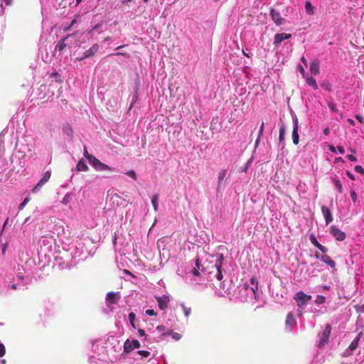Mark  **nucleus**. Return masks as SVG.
Here are the masks:
<instances>
[{"label": "nucleus", "instance_id": "1", "mask_svg": "<svg viewBox=\"0 0 364 364\" xmlns=\"http://www.w3.org/2000/svg\"><path fill=\"white\" fill-rule=\"evenodd\" d=\"M34 143L27 141L26 143H20L17 154H14L11 157V165L12 169H16V172L20 171L25 166V159H31L36 157Z\"/></svg>", "mask_w": 364, "mask_h": 364}, {"label": "nucleus", "instance_id": "2", "mask_svg": "<svg viewBox=\"0 0 364 364\" xmlns=\"http://www.w3.org/2000/svg\"><path fill=\"white\" fill-rule=\"evenodd\" d=\"M262 292L257 289V281L255 278H251L249 283L240 287L238 289V298L243 302L255 303L259 301Z\"/></svg>", "mask_w": 364, "mask_h": 364}, {"label": "nucleus", "instance_id": "3", "mask_svg": "<svg viewBox=\"0 0 364 364\" xmlns=\"http://www.w3.org/2000/svg\"><path fill=\"white\" fill-rule=\"evenodd\" d=\"M214 267L216 269L215 277L218 281H220L223 278V273L226 272L228 267L226 259L222 254H217L215 255Z\"/></svg>", "mask_w": 364, "mask_h": 364}, {"label": "nucleus", "instance_id": "4", "mask_svg": "<svg viewBox=\"0 0 364 364\" xmlns=\"http://www.w3.org/2000/svg\"><path fill=\"white\" fill-rule=\"evenodd\" d=\"M311 296L305 294L304 291H299L295 294L294 299L296 302V304L299 309L298 310L299 316H301L303 314V309L307 304L309 301L311 299Z\"/></svg>", "mask_w": 364, "mask_h": 364}, {"label": "nucleus", "instance_id": "5", "mask_svg": "<svg viewBox=\"0 0 364 364\" xmlns=\"http://www.w3.org/2000/svg\"><path fill=\"white\" fill-rule=\"evenodd\" d=\"M121 299L119 292L109 291L107 294L105 298V304L109 311H113L115 309V305L118 304Z\"/></svg>", "mask_w": 364, "mask_h": 364}, {"label": "nucleus", "instance_id": "6", "mask_svg": "<svg viewBox=\"0 0 364 364\" xmlns=\"http://www.w3.org/2000/svg\"><path fill=\"white\" fill-rule=\"evenodd\" d=\"M38 243L42 251L50 252L53 246L55 244V240L51 235L43 236Z\"/></svg>", "mask_w": 364, "mask_h": 364}, {"label": "nucleus", "instance_id": "7", "mask_svg": "<svg viewBox=\"0 0 364 364\" xmlns=\"http://www.w3.org/2000/svg\"><path fill=\"white\" fill-rule=\"evenodd\" d=\"M329 232L337 241L342 242L346 238V234L336 225L330 227Z\"/></svg>", "mask_w": 364, "mask_h": 364}, {"label": "nucleus", "instance_id": "8", "mask_svg": "<svg viewBox=\"0 0 364 364\" xmlns=\"http://www.w3.org/2000/svg\"><path fill=\"white\" fill-rule=\"evenodd\" d=\"M90 164L97 171H112V168L101 162L98 159L91 158Z\"/></svg>", "mask_w": 364, "mask_h": 364}, {"label": "nucleus", "instance_id": "9", "mask_svg": "<svg viewBox=\"0 0 364 364\" xmlns=\"http://www.w3.org/2000/svg\"><path fill=\"white\" fill-rule=\"evenodd\" d=\"M292 123H293L292 141H293V143L295 145H296L299 144V132H298L299 120L295 114L292 115Z\"/></svg>", "mask_w": 364, "mask_h": 364}, {"label": "nucleus", "instance_id": "10", "mask_svg": "<svg viewBox=\"0 0 364 364\" xmlns=\"http://www.w3.org/2000/svg\"><path fill=\"white\" fill-rule=\"evenodd\" d=\"M362 333H360L350 343L348 348L343 353L344 356L352 355L353 352L358 348Z\"/></svg>", "mask_w": 364, "mask_h": 364}, {"label": "nucleus", "instance_id": "11", "mask_svg": "<svg viewBox=\"0 0 364 364\" xmlns=\"http://www.w3.org/2000/svg\"><path fill=\"white\" fill-rule=\"evenodd\" d=\"M331 328L329 324L326 325L325 329L321 335V337L318 341V346L321 347L324 346L328 341V338L331 333Z\"/></svg>", "mask_w": 364, "mask_h": 364}, {"label": "nucleus", "instance_id": "12", "mask_svg": "<svg viewBox=\"0 0 364 364\" xmlns=\"http://www.w3.org/2000/svg\"><path fill=\"white\" fill-rule=\"evenodd\" d=\"M99 50V46L98 44H93L88 50H87L85 52L82 54V58H76V60L78 61L83 60L85 58L92 57L95 55Z\"/></svg>", "mask_w": 364, "mask_h": 364}, {"label": "nucleus", "instance_id": "13", "mask_svg": "<svg viewBox=\"0 0 364 364\" xmlns=\"http://www.w3.org/2000/svg\"><path fill=\"white\" fill-rule=\"evenodd\" d=\"M272 20L277 26L283 25L285 22L284 18H282L279 12L274 9H272L269 12Z\"/></svg>", "mask_w": 364, "mask_h": 364}, {"label": "nucleus", "instance_id": "14", "mask_svg": "<svg viewBox=\"0 0 364 364\" xmlns=\"http://www.w3.org/2000/svg\"><path fill=\"white\" fill-rule=\"evenodd\" d=\"M50 178V172L47 171L46 172H45V173L43 174V176L38 181V183L36 184V186L32 189V192L38 193L41 189L43 186H44L46 184V183H47L48 181Z\"/></svg>", "mask_w": 364, "mask_h": 364}, {"label": "nucleus", "instance_id": "15", "mask_svg": "<svg viewBox=\"0 0 364 364\" xmlns=\"http://www.w3.org/2000/svg\"><path fill=\"white\" fill-rule=\"evenodd\" d=\"M291 37V34L282 33H277L274 36V45L276 47H278L279 45L284 40L289 39Z\"/></svg>", "mask_w": 364, "mask_h": 364}, {"label": "nucleus", "instance_id": "16", "mask_svg": "<svg viewBox=\"0 0 364 364\" xmlns=\"http://www.w3.org/2000/svg\"><path fill=\"white\" fill-rule=\"evenodd\" d=\"M156 299L158 302L159 309L161 310H165L167 308L168 304L170 301L168 296L166 295L156 296Z\"/></svg>", "mask_w": 364, "mask_h": 364}, {"label": "nucleus", "instance_id": "17", "mask_svg": "<svg viewBox=\"0 0 364 364\" xmlns=\"http://www.w3.org/2000/svg\"><path fill=\"white\" fill-rule=\"evenodd\" d=\"M296 324V321L294 316L292 313H289L287 314L286 321H285V328L286 331L291 332L292 330L293 326Z\"/></svg>", "mask_w": 364, "mask_h": 364}, {"label": "nucleus", "instance_id": "18", "mask_svg": "<svg viewBox=\"0 0 364 364\" xmlns=\"http://www.w3.org/2000/svg\"><path fill=\"white\" fill-rule=\"evenodd\" d=\"M321 212L325 219L326 224L328 225L331 223L333 221V217L329 208L326 205H322Z\"/></svg>", "mask_w": 364, "mask_h": 364}, {"label": "nucleus", "instance_id": "19", "mask_svg": "<svg viewBox=\"0 0 364 364\" xmlns=\"http://www.w3.org/2000/svg\"><path fill=\"white\" fill-rule=\"evenodd\" d=\"M316 256L317 258L320 259L321 261L331 268H334L336 267V262L328 255H322L319 257L317 254H316Z\"/></svg>", "mask_w": 364, "mask_h": 364}, {"label": "nucleus", "instance_id": "20", "mask_svg": "<svg viewBox=\"0 0 364 364\" xmlns=\"http://www.w3.org/2000/svg\"><path fill=\"white\" fill-rule=\"evenodd\" d=\"M310 72L311 73L316 76L319 74V61L318 60H314L310 63Z\"/></svg>", "mask_w": 364, "mask_h": 364}, {"label": "nucleus", "instance_id": "21", "mask_svg": "<svg viewBox=\"0 0 364 364\" xmlns=\"http://www.w3.org/2000/svg\"><path fill=\"white\" fill-rule=\"evenodd\" d=\"M72 35H68L65 38L61 39L58 43V44L55 46V50H58L60 52L63 51V49L66 47L67 46V43H65V41L70 38L71 37Z\"/></svg>", "mask_w": 364, "mask_h": 364}, {"label": "nucleus", "instance_id": "22", "mask_svg": "<svg viewBox=\"0 0 364 364\" xmlns=\"http://www.w3.org/2000/svg\"><path fill=\"white\" fill-rule=\"evenodd\" d=\"M304 77L306 79V82L309 86L313 87L315 90L318 88L316 80L312 76L306 75Z\"/></svg>", "mask_w": 364, "mask_h": 364}, {"label": "nucleus", "instance_id": "23", "mask_svg": "<svg viewBox=\"0 0 364 364\" xmlns=\"http://www.w3.org/2000/svg\"><path fill=\"white\" fill-rule=\"evenodd\" d=\"M124 353L126 354L130 353L132 351L134 350L133 345L131 343V341L129 339H127L124 343Z\"/></svg>", "mask_w": 364, "mask_h": 364}, {"label": "nucleus", "instance_id": "24", "mask_svg": "<svg viewBox=\"0 0 364 364\" xmlns=\"http://www.w3.org/2000/svg\"><path fill=\"white\" fill-rule=\"evenodd\" d=\"M227 173V171L225 169H222L218 173V186L217 190L219 191V189L221 188V185L223 183V181L224 178L225 177Z\"/></svg>", "mask_w": 364, "mask_h": 364}, {"label": "nucleus", "instance_id": "25", "mask_svg": "<svg viewBox=\"0 0 364 364\" xmlns=\"http://www.w3.org/2000/svg\"><path fill=\"white\" fill-rule=\"evenodd\" d=\"M76 169L77 171H87L88 166L83 160H80L77 164Z\"/></svg>", "mask_w": 364, "mask_h": 364}, {"label": "nucleus", "instance_id": "26", "mask_svg": "<svg viewBox=\"0 0 364 364\" xmlns=\"http://www.w3.org/2000/svg\"><path fill=\"white\" fill-rule=\"evenodd\" d=\"M314 6H312V4L309 1H306L305 3V10L306 13L309 15H314Z\"/></svg>", "mask_w": 364, "mask_h": 364}, {"label": "nucleus", "instance_id": "27", "mask_svg": "<svg viewBox=\"0 0 364 364\" xmlns=\"http://www.w3.org/2000/svg\"><path fill=\"white\" fill-rule=\"evenodd\" d=\"M156 330L162 335V336H166V335H168L169 332H170V330L168 329L166 326H163V325H161V326H158L156 327Z\"/></svg>", "mask_w": 364, "mask_h": 364}, {"label": "nucleus", "instance_id": "28", "mask_svg": "<svg viewBox=\"0 0 364 364\" xmlns=\"http://www.w3.org/2000/svg\"><path fill=\"white\" fill-rule=\"evenodd\" d=\"M285 132H286L285 125L284 124H282L279 127V140L280 143H282L284 139Z\"/></svg>", "mask_w": 364, "mask_h": 364}, {"label": "nucleus", "instance_id": "29", "mask_svg": "<svg viewBox=\"0 0 364 364\" xmlns=\"http://www.w3.org/2000/svg\"><path fill=\"white\" fill-rule=\"evenodd\" d=\"M151 203L155 211L158 210L159 208V198L157 195L153 196L151 198Z\"/></svg>", "mask_w": 364, "mask_h": 364}, {"label": "nucleus", "instance_id": "30", "mask_svg": "<svg viewBox=\"0 0 364 364\" xmlns=\"http://www.w3.org/2000/svg\"><path fill=\"white\" fill-rule=\"evenodd\" d=\"M321 86L323 90H325L326 91H331L332 89V86L328 80H323L322 82Z\"/></svg>", "mask_w": 364, "mask_h": 364}, {"label": "nucleus", "instance_id": "31", "mask_svg": "<svg viewBox=\"0 0 364 364\" xmlns=\"http://www.w3.org/2000/svg\"><path fill=\"white\" fill-rule=\"evenodd\" d=\"M326 299L324 296H322V295H317L316 297V299L314 301V302L316 304H323L325 303Z\"/></svg>", "mask_w": 364, "mask_h": 364}, {"label": "nucleus", "instance_id": "32", "mask_svg": "<svg viewBox=\"0 0 364 364\" xmlns=\"http://www.w3.org/2000/svg\"><path fill=\"white\" fill-rule=\"evenodd\" d=\"M333 184L338 192L341 193L343 192V186L341 183L338 180L334 179Z\"/></svg>", "mask_w": 364, "mask_h": 364}, {"label": "nucleus", "instance_id": "33", "mask_svg": "<svg viewBox=\"0 0 364 364\" xmlns=\"http://www.w3.org/2000/svg\"><path fill=\"white\" fill-rule=\"evenodd\" d=\"M12 0H0V16L4 13V3L9 6L11 4Z\"/></svg>", "mask_w": 364, "mask_h": 364}, {"label": "nucleus", "instance_id": "34", "mask_svg": "<svg viewBox=\"0 0 364 364\" xmlns=\"http://www.w3.org/2000/svg\"><path fill=\"white\" fill-rule=\"evenodd\" d=\"M135 318H136V316H135L134 313L131 312V313L129 314V323H130L131 326L134 328H136V326H135V323H134Z\"/></svg>", "mask_w": 364, "mask_h": 364}, {"label": "nucleus", "instance_id": "35", "mask_svg": "<svg viewBox=\"0 0 364 364\" xmlns=\"http://www.w3.org/2000/svg\"><path fill=\"white\" fill-rule=\"evenodd\" d=\"M168 335H170L172 338L176 341H179L182 337L181 334L176 332H173L172 331H170Z\"/></svg>", "mask_w": 364, "mask_h": 364}, {"label": "nucleus", "instance_id": "36", "mask_svg": "<svg viewBox=\"0 0 364 364\" xmlns=\"http://www.w3.org/2000/svg\"><path fill=\"white\" fill-rule=\"evenodd\" d=\"M7 131L4 129L1 133H0V151L4 149V136L5 135V133H6Z\"/></svg>", "mask_w": 364, "mask_h": 364}, {"label": "nucleus", "instance_id": "37", "mask_svg": "<svg viewBox=\"0 0 364 364\" xmlns=\"http://www.w3.org/2000/svg\"><path fill=\"white\" fill-rule=\"evenodd\" d=\"M310 241L316 247H318L321 245L318 240H316V237L314 235H310Z\"/></svg>", "mask_w": 364, "mask_h": 364}, {"label": "nucleus", "instance_id": "38", "mask_svg": "<svg viewBox=\"0 0 364 364\" xmlns=\"http://www.w3.org/2000/svg\"><path fill=\"white\" fill-rule=\"evenodd\" d=\"M181 307H182V309L183 311V314H184L185 316L188 317L191 314V308L186 307L183 304L181 305Z\"/></svg>", "mask_w": 364, "mask_h": 364}, {"label": "nucleus", "instance_id": "39", "mask_svg": "<svg viewBox=\"0 0 364 364\" xmlns=\"http://www.w3.org/2000/svg\"><path fill=\"white\" fill-rule=\"evenodd\" d=\"M84 156L87 159L89 164L90 163V161H92L91 160V158H95V156H94L92 154H90L87 150V148L85 147L84 149Z\"/></svg>", "mask_w": 364, "mask_h": 364}, {"label": "nucleus", "instance_id": "40", "mask_svg": "<svg viewBox=\"0 0 364 364\" xmlns=\"http://www.w3.org/2000/svg\"><path fill=\"white\" fill-rule=\"evenodd\" d=\"M71 200V197H70V195L69 193H67L65 195V196L63 197V200H62V203L64 204V205H67L70 203Z\"/></svg>", "mask_w": 364, "mask_h": 364}, {"label": "nucleus", "instance_id": "41", "mask_svg": "<svg viewBox=\"0 0 364 364\" xmlns=\"http://www.w3.org/2000/svg\"><path fill=\"white\" fill-rule=\"evenodd\" d=\"M125 174L128 176H129L130 178H133L134 180H136V174L135 173L134 171L133 170H129V171H127Z\"/></svg>", "mask_w": 364, "mask_h": 364}, {"label": "nucleus", "instance_id": "42", "mask_svg": "<svg viewBox=\"0 0 364 364\" xmlns=\"http://www.w3.org/2000/svg\"><path fill=\"white\" fill-rule=\"evenodd\" d=\"M137 353L142 358H147L150 355V352L148 350H138Z\"/></svg>", "mask_w": 364, "mask_h": 364}, {"label": "nucleus", "instance_id": "43", "mask_svg": "<svg viewBox=\"0 0 364 364\" xmlns=\"http://www.w3.org/2000/svg\"><path fill=\"white\" fill-rule=\"evenodd\" d=\"M263 131H264V123L262 122V125H261V127L259 128V132H258L257 139H256V141H255L256 144H257L259 143V139L262 136V134L263 133Z\"/></svg>", "mask_w": 364, "mask_h": 364}, {"label": "nucleus", "instance_id": "44", "mask_svg": "<svg viewBox=\"0 0 364 364\" xmlns=\"http://www.w3.org/2000/svg\"><path fill=\"white\" fill-rule=\"evenodd\" d=\"M132 345H133V347L134 349H138L141 347L140 342L137 340H132L131 341Z\"/></svg>", "mask_w": 364, "mask_h": 364}, {"label": "nucleus", "instance_id": "45", "mask_svg": "<svg viewBox=\"0 0 364 364\" xmlns=\"http://www.w3.org/2000/svg\"><path fill=\"white\" fill-rule=\"evenodd\" d=\"M28 198H26L23 202H21L19 205H18V209L21 210H23V208L26 205V204L28 203Z\"/></svg>", "mask_w": 364, "mask_h": 364}, {"label": "nucleus", "instance_id": "46", "mask_svg": "<svg viewBox=\"0 0 364 364\" xmlns=\"http://www.w3.org/2000/svg\"><path fill=\"white\" fill-rule=\"evenodd\" d=\"M355 309L358 313H364V304L362 305H356Z\"/></svg>", "mask_w": 364, "mask_h": 364}, {"label": "nucleus", "instance_id": "47", "mask_svg": "<svg viewBox=\"0 0 364 364\" xmlns=\"http://www.w3.org/2000/svg\"><path fill=\"white\" fill-rule=\"evenodd\" d=\"M6 353V348L3 343H0V358L3 357Z\"/></svg>", "mask_w": 364, "mask_h": 364}, {"label": "nucleus", "instance_id": "48", "mask_svg": "<svg viewBox=\"0 0 364 364\" xmlns=\"http://www.w3.org/2000/svg\"><path fill=\"white\" fill-rule=\"evenodd\" d=\"M350 197H351V199L353 200V203H355L356 200H357V198H358V195L357 193H355V191H350Z\"/></svg>", "mask_w": 364, "mask_h": 364}, {"label": "nucleus", "instance_id": "49", "mask_svg": "<svg viewBox=\"0 0 364 364\" xmlns=\"http://www.w3.org/2000/svg\"><path fill=\"white\" fill-rule=\"evenodd\" d=\"M138 336L139 337H144V340L146 341L147 340V335L145 333V331L142 329H139L138 330Z\"/></svg>", "mask_w": 364, "mask_h": 364}, {"label": "nucleus", "instance_id": "50", "mask_svg": "<svg viewBox=\"0 0 364 364\" xmlns=\"http://www.w3.org/2000/svg\"><path fill=\"white\" fill-rule=\"evenodd\" d=\"M355 171L360 174H364V169L361 166L357 165L355 166Z\"/></svg>", "mask_w": 364, "mask_h": 364}, {"label": "nucleus", "instance_id": "51", "mask_svg": "<svg viewBox=\"0 0 364 364\" xmlns=\"http://www.w3.org/2000/svg\"><path fill=\"white\" fill-rule=\"evenodd\" d=\"M145 314L146 315H148V316H156V313L155 312V311L154 309H147L145 311Z\"/></svg>", "mask_w": 364, "mask_h": 364}, {"label": "nucleus", "instance_id": "52", "mask_svg": "<svg viewBox=\"0 0 364 364\" xmlns=\"http://www.w3.org/2000/svg\"><path fill=\"white\" fill-rule=\"evenodd\" d=\"M328 107L330 108V109L333 112H336L337 111L336 109V106L335 104H333V102H329L328 103Z\"/></svg>", "mask_w": 364, "mask_h": 364}, {"label": "nucleus", "instance_id": "53", "mask_svg": "<svg viewBox=\"0 0 364 364\" xmlns=\"http://www.w3.org/2000/svg\"><path fill=\"white\" fill-rule=\"evenodd\" d=\"M298 70L302 75L303 77H305L306 75L305 70L301 65L298 66Z\"/></svg>", "mask_w": 364, "mask_h": 364}, {"label": "nucleus", "instance_id": "54", "mask_svg": "<svg viewBox=\"0 0 364 364\" xmlns=\"http://www.w3.org/2000/svg\"><path fill=\"white\" fill-rule=\"evenodd\" d=\"M77 22V18H74V19L71 21V23H70V24L69 25V26H68V28H65V30H66V31H69V30H70V28L72 26H74Z\"/></svg>", "mask_w": 364, "mask_h": 364}, {"label": "nucleus", "instance_id": "55", "mask_svg": "<svg viewBox=\"0 0 364 364\" xmlns=\"http://www.w3.org/2000/svg\"><path fill=\"white\" fill-rule=\"evenodd\" d=\"M318 249L319 250H321L323 253H326L328 252V248L322 245L321 244L319 245Z\"/></svg>", "mask_w": 364, "mask_h": 364}, {"label": "nucleus", "instance_id": "56", "mask_svg": "<svg viewBox=\"0 0 364 364\" xmlns=\"http://www.w3.org/2000/svg\"><path fill=\"white\" fill-rule=\"evenodd\" d=\"M347 158L349 161H353V162H355L357 161L356 157L352 154L348 155Z\"/></svg>", "mask_w": 364, "mask_h": 364}, {"label": "nucleus", "instance_id": "57", "mask_svg": "<svg viewBox=\"0 0 364 364\" xmlns=\"http://www.w3.org/2000/svg\"><path fill=\"white\" fill-rule=\"evenodd\" d=\"M64 130L67 132L68 134H71L73 133L72 129L70 126L64 127Z\"/></svg>", "mask_w": 364, "mask_h": 364}, {"label": "nucleus", "instance_id": "58", "mask_svg": "<svg viewBox=\"0 0 364 364\" xmlns=\"http://www.w3.org/2000/svg\"><path fill=\"white\" fill-rule=\"evenodd\" d=\"M191 272L192 274L194 275V276H199L200 273H199V271L198 269H196V268H193L192 270H191Z\"/></svg>", "mask_w": 364, "mask_h": 364}, {"label": "nucleus", "instance_id": "59", "mask_svg": "<svg viewBox=\"0 0 364 364\" xmlns=\"http://www.w3.org/2000/svg\"><path fill=\"white\" fill-rule=\"evenodd\" d=\"M81 254H82V252H80L78 251V247H76V251H75V255H74V257H75V259L76 257H80V256L81 255Z\"/></svg>", "mask_w": 364, "mask_h": 364}, {"label": "nucleus", "instance_id": "60", "mask_svg": "<svg viewBox=\"0 0 364 364\" xmlns=\"http://www.w3.org/2000/svg\"><path fill=\"white\" fill-rule=\"evenodd\" d=\"M330 132H331V130L329 129V127H326L323 129V134L326 135V136H328L330 134Z\"/></svg>", "mask_w": 364, "mask_h": 364}, {"label": "nucleus", "instance_id": "61", "mask_svg": "<svg viewBox=\"0 0 364 364\" xmlns=\"http://www.w3.org/2000/svg\"><path fill=\"white\" fill-rule=\"evenodd\" d=\"M337 149L338 151V152L341 154H343L345 153V150H344V148L343 146H338L337 147Z\"/></svg>", "mask_w": 364, "mask_h": 364}, {"label": "nucleus", "instance_id": "62", "mask_svg": "<svg viewBox=\"0 0 364 364\" xmlns=\"http://www.w3.org/2000/svg\"><path fill=\"white\" fill-rule=\"evenodd\" d=\"M6 248H7V244L6 243L4 244L2 246V250H1L2 255L6 254Z\"/></svg>", "mask_w": 364, "mask_h": 364}, {"label": "nucleus", "instance_id": "63", "mask_svg": "<svg viewBox=\"0 0 364 364\" xmlns=\"http://www.w3.org/2000/svg\"><path fill=\"white\" fill-rule=\"evenodd\" d=\"M329 150L333 152V153H336V148L333 146V145H330L329 146Z\"/></svg>", "mask_w": 364, "mask_h": 364}, {"label": "nucleus", "instance_id": "64", "mask_svg": "<svg viewBox=\"0 0 364 364\" xmlns=\"http://www.w3.org/2000/svg\"><path fill=\"white\" fill-rule=\"evenodd\" d=\"M346 174H347V176H348L350 179H352V180H353V179H354V176H353V175L350 172L347 171Z\"/></svg>", "mask_w": 364, "mask_h": 364}]
</instances>
